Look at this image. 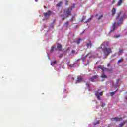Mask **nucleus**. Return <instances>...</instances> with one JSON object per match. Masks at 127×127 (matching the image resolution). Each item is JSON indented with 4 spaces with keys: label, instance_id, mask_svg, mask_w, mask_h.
Here are the masks:
<instances>
[{
    "label": "nucleus",
    "instance_id": "f257e3e1",
    "mask_svg": "<svg viewBox=\"0 0 127 127\" xmlns=\"http://www.w3.org/2000/svg\"><path fill=\"white\" fill-rule=\"evenodd\" d=\"M101 48L104 54L105 58L110 53H112V49L111 48H105V43L101 45Z\"/></svg>",
    "mask_w": 127,
    "mask_h": 127
},
{
    "label": "nucleus",
    "instance_id": "f03ea898",
    "mask_svg": "<svg viewBox=\"0 0 127 127\" xmlns=\"http://www.w3.org/2000/svg\"><path fill=\"white\" fill-rule=\"evenodd\" d=\"M72 11V8L64 9V15H66V17L68 18L70 15H71V12Z\"/></svg>",
    "mask_w": 127,
    "mask_h": 127
},
{
    "label": "nucleus",
    "instance_id": "7ed1b4c3",
    "mask_svg": "<svg viewBox=\"0 0 127 127\" xmlns=\"http://www.w3.org/2000/svg\"><path fill=\"white\" fill-rule=\"evenodd\" d=\"M99 92H100V90L99 89L97 91H95V95L96 97L97 98V99L101 100V97L100 96H103V92H101L100 93H99Z\"/></svg>",
    "mask_w": 127,
    "mask_h": 127
},
{
    "label": "nucleus",
    "instance_id": "20e7f679",
    "mask_svg": "<svg viewBox=\"0 0 127 127\" xmlns=\"http://www.w3.org/2000/svg\"><path fill=\"white\" fill-rule=\"evenodd\" d=\"M52 14V12L51 11H48L46 13H44V16L46 19H48L49 16Z\"/></svg>",
    "mask_w": 127,
    "mask_h": 127
},
{
    "label": "nucleus",
    "instance_id": "39448f33",
    "mask_svg": "<svg viewBox=\"0 0 127 127\" xmlns=\"http://www.w3.org/2000/svg\"><path fill=\"white\" fill-rule=\"evenodd\" d=\"M126 17V14H124L123 16L120 18V19L119 20V21H117V25H120V24L123 23V20H124V18Z\"/></svg>",
    "mask_w": 127,
    "mask_h": 127
},
{
    "label": "nucleus",
    "instance_id": "423d86ee",
    "mask_svg": "<svg viewBox=\"0 0 127 127\" xmlns=\"http://www.w3.org/2000/svg\"><path fill=\"white\" fill-rule=\"evenodd\" d=\"M112 119L116 121V122H120V121H122V120H123V118L122 117H114L112 118Z\"/></svg>",
    "mask_w": 127,
    "mask_h": 127
},
{
    "label": "nucleus",
    "instance_id": "0eeeda50",
    "mask_svg": "<svg viewBox=\"0 0 127 127\" xmlns=\"http://www.w3.org/2000/svg\"><path fill=\"white\" fill-rule=\"evenodd\" d=\"M82 81H83V77H78L76 83H80V82H82Z\"/></svg>",
    "mask_w": 127,
    "mask_h": 127
},
{
    "label": "nucleus",
    "instance_id": "6e6552de",
    "mask_svg": "<svg viewBox=\"0 0 127 127\" xmlns=\"http://www.w3.org/2000/svg\"><path fill=\"white\" fill-rule=\"evenodd\" d=\"M95 79H98V75H94L90 80L91 82H94Z\"/></svg>",
    "mask_w": 127,
    "mask_h": 127
},
{
    "label": "nucleus",
    "instance_id": "1a4fd4ad",
    "mask_svg": "<svg viewBox=\"0 0 127 127\" xmlns=\"http://www.w3.org/2000/svg\"><path fill=\"white\" fill-rule=\"evenodd\" d=\"M57 48L58 50H59L60 51H61V50H62V45L59 43L58 44Z\"/></svg>",
    "mask_w": 127,
    "mask_h": 127
},
{
    "label": "nucleus",
    "instance_id": "9d476101",
    "mask_svg": "<svg viewBox=\"0 0 127 127\" xmlns=\"http://www.w3.org/2000/svg\"><path fill=\"white\" fill-rule=\"evenodd\" d=\"M103 72V74L101 76V77L102 78V79H104V78H105V79H107V78H108V76H107L105 74V72Z\"/></svg>",
    "mask_w": 127,
    "mask_h": 127
},
{
    "label": "nucleus",
    "instance_id": "9b49d317",
    "mask_svg": "<svg viewBox=\"0 0 127 127\" xmlns=\"http://www.w3.org/2000/svg\"><path fill=\"white\" fill-rule=\"evenodd\" d=\"M98 69H101L102 70L103 72L105 71V67H104L103 66L99 65L97 67Z\"/></svg>",
    "mask_w": 127,
    "mask_h": 127
},
{
    "label": "nucleus",
    "instance_id": "f8f14e48",
    "mask_svg": "<svg viewBox=\"0 0 127 127\" xmlns=\"http://www.w3.org/2000/svg\"><path fill=\"white\" fill-rule=\"evenodd\" d=\"M122 3H123V0H119L117 3V6H120V5H122Z\"/></svg>",
    "mask_w": 127,
    "mask_h": 127
},
{
    "label": "nucleus",
    "instance_id": "ddd939ff",
    "mask_svg": "<svg viewBox=\"0 0 127 127\" xmlns=\"http://www.w3.org/2000/svg\"><path fill=\"white\" fill-rule=\"evenodd\" d=\"M117 91H118V89H116V91H115L110 92L109 94H110V96H114V95H115V94L116 93Z\"/></svg>",
    "mask_w": 127,
    "mask_h": 127
},
{
    "label": "nucleus",
    "instance_id": "4468645a",
    "mask_svg": "<svg viewBox=\"0 0 127 127\" xmlns=\"http://www.w3.org/2000/svg\"><path fill=\"white\" fill-rule=\"evenodd\" d=\"M56 6L57 7H60L61 6H62V1H60L59 3L56 5Z\"/></svg>",
    "mask_w": 127,
    "mask_h": 127
},
{
    "label": "nucleus",
    "instance_id": "2eb2a0df",
    "mask_svg": "<svg viewBox=\"0 0 127 127\" xmlns=\"http://www.w3.org/2000/svg\"><path fill=\"white\" fill-rule=\"evenodd\" d=\"M105 44V48H107L109 46V43L108 42H104L103 44Z\"/></svg>",
    "mask_w": 127,
    "mask_h": 127
},
{
    "label": "nucleus",
    "instance_id": "dca6fc26",
    "mask_svg": "<svg viewBox=\"0 0 127 127\" xmlns=\"http://www.w3.org/2000/svg\"><path fill=\"white\" fill-rule=\"evenodd\" d=\"M104 71H107V72H112V69H110V68H104Z\"/></svg>",
    "mask_w": 127,
    "mask_h": 127
},
{
    "label": "nucleus",
    "instance_id": "f3484780",
    "mask_svg": "<svg viewBox=\"0 0 127 127\" xmlns=\"http://www.w3.org/2000/svg\"><path fill=\"white\" fill-rule=\"evenodd\" d=\"M115 13H116V8H113L112 10V15H115Z\"/></svg>",
    "mask_w": 127,
    "mask_h": 127
},
{
    "label": "nucleus",
    "instance_id": "a211bd4d",
    "mask_svg": "<svg viewBox=\"0 0 127 127\" xmlns=\"http://www.w3.org/2000/svg\"><path fill=\"white\" fill-rule=\"evenodd\" d=\"M91 45H92V42H91V41H89L88 43L86 44V46L87 47H89V46H91Z\"/></svg>",
    "mask_w": 127,
    "mask_h": 127
},
{
    "label": "nucleus",
    "instance_id": "6ab92c4d",
    "mask_svg": "<svg viewBox=\"0 0 127 127\" xmlns=\"http://www.w3.org/2000/svg\"><path fill=\"white\" fill-rule=\"evenodd\" d=\"M125 124H126V122L124 121L123 123H120L119 125V127H123V126L125 125Z\"/></svg>",
    "mask_w": 127,
    "mask_h": 127
},
{
    "label": "nucleus",
    "instance_id": "aec40b11",
    "mask_svg": "<svg viewBox=\"0 0 127 127\" xmlns=\"http://www.w3.org/2000/svg\"><path fill=\"white\" fill-rule=\"evenodd\" d=\"M64 25H65V27H68L69 26V22H68V21L65 22L64 23Z\"/></svg>",
    "mask_w": 127,
    "mask_h": 127
},
{
    "label": "nucleus",
    "instance_id": "412c9836",
    "mask_svg": "<svg viewBox=\"0 0 127 127\" xmlns=\"http://www.w3.org/2000/svg\"><path fill=\"white\" fill-rule=\"evenodd\" d=\"M121 12L118 13V15L116 16V19H119L120 16H121Z\"/></svg>",
    "mask_w": 127,
    "mask_h": 127
},
{
    "label": "nucleus",
    "instance_id": "4be33fe9",
    "mask_svg": "<svg viewBox=\"0 0 127 127\" xmlns=\"http://www.w3.org/2000/svg\"><path fill=\"white\" fill-rule=\"evenodd\" d=\"M124 61V60L123 59V58H121V59L117 61V63H121L122 62H123Z\"/></svg>",
    "mask_w": 127,
    "mask_h": 127
},
{
    "label": "nucleus",
    "instance_id": "5701e85b",
    "mask_svg": "<svg viewBox=\"0 0 127 127\" xmlns=\"http://www.w3.org/2000/svg\"><path fill=\"white\" fill-rule=\"evenodd\" d=\"M80 41H81V38L78 39L75 41V42L77 43V44H80Z\"/></svg>",
    "mask_w": 127,
    "mask_h": 127
},
{
    "label": "nucleus",
    "instance_id": "b1692460",
    "mask_svg": "<svg viewBox=\"0 0 127 127\" xmlns=\"http://www.w3.org/2000/svg\"><path fill=\"white\" fill-rule=\"evenodd\" d=\"M92 20V18H89L87 21L84 22L85 23H88V22H90V21Z\"/></svg>",
    "mask_w": 127,
    "mask_h": 127
},
{
    "label": "nucleus",
    "instance_id": "393cba45",
    "mask_svg": "<svg viewBox=\"0 0 127 127\" xmlns=\"http://www.w3.org/2000/svg\"><path fill=\"white\" fill-rule=\"evenodd\" d=\"M74 20H75V16H72L70 19V21H71V22H73Z\"/></svg>",
    "mask_w": 127,
    "mask_h": 127
},
{
    "label": "nucleus",
    "instance_id": "a878e982",
    "mask_svg": "<svg viewBox=\"0 0 127 127\" xmlns=\"http://www.w3.org/2000/svg\"><path fill=\"white\" fill-rule=\"evenodd\" d=\"M55 49V46H53L51 49V52H53Z\"/></svg>",
    "mask_w": 127,
    "mask_h": 127
},
{
    "label": "nucleus",
    "instance_id": "bb28decb",
    "mask_svg": "<svg viewBox=\"0 0 127 127\" xmlns=\"http://www.w3.org/2000/svg\"><path fill=\"white\" fill-rule=\"evenodd\" d=\"M115 26H116V23H114L113 24V29L111 30V31H114V30H115Z\"/></svg>",
    "mask_w": 127,
    "mask_h": 127
},
{
    "label": "nucleus",
    "instance_id": "cd10ccee",
    "mask_svg": "<svg viewBox=\"0 0 127 127\" xmlns=\"http://www.w3.org/2000/svg\"><path fill=\"white\" fill-rule=\"evenodd\" d=\"M86 20V16H83L82 18V19L81 20V21H84V20Z\"/></svg>",
    "mask_w": 127,
    "mask_h": 127
},
{
    "label": "nucleus",
    "instance_id": "c85d7f7f",
    "mask_svg": "<svg viewBox=\"0 0 127 127\" xmlns=\"http://www.w3.org/2000/svg\"><path fill=\"white\" fill-rule=\"evenodd\" d=\"M123 51L122 50H119V52L118 53L119 55L121 54V53H123Z\"/></svg>",
    "mask_w": 127,
    "mask_h": 127
},
{
    "label": "nucleus",
    "instance_id": "c756f323",
    "mask_svg": "<svg viewBox=\"0 0 127 127\" xmlns=\"http://www.w3.org/2000/svg\"><path fill=\"white\" fill-rule=\"evenodd\" d=\"M87 57V55L85 56L83 58H82V62H84V59Z\"/></svg>",
    "mask_w": 127,
    "mask_h": 127
},
{
    "label": "nucleus",
    "instance_id": "7c9ffc66",
    "mask_svg": "<svg viewBox=\"0 0 127 127\" xmlns=\"http://www.w3.org/2000/svg\"><path fill=\"white\" fill-rule=\"evenodd\" d=\"M119 82H120V79H117L116 80V84L118 85L119 84Z\"/></svg>",
    "mask_w": 127,
    "mask_h": 127
},
{
    "label": "nucleus",
    "instance_id": "2f4dec72",
    "mask_svg": "<svg viewBox=\"0 0 127 127\" xmlns=\"http://www.w3.org/2000/svg\"><path fill=\"white\" fill-rule=\"evenodd\" d=\"M98 124H99V121H97L96 123H94V125H98Z\"/></svg>",
    "mask_w": 127,
    "mask_h": 127
},
{
    "label": "nucleus",
    "instance_id": "473e14b6",
    "mask_svg": "<svg viewBox=\"0 0 127 127\" xmlns=\"http://www.w3.org/2000/svg\"><path fill=\"white\" fill-rule=\"evenodd\" d=\"M63 56V54H61L59 55V57H60V58H61V57H62Z\"/></svg>",
    "mask_w": 127,
    "mask_h": 127
},
{
    "label": "nucleus",
    "instance_id": "72a5a7b5",
    "mask_svg": "<svg viewBox=\"0 0 127 127\" xmlns=\"http://www.w3.org/2000/svg\"><path fill=\"white\" fill-rule=\"evenodd\" d=\"M102 17H103V15H100L99 18H98V20H100L101 18H102Z\"/></svg>",
    "mask_w": 127,
    "mask_h": 127
},
{
    "label": "nucleus",
    "instance_id": "f704fd0d",
    "mask_svg": "<svg viewBox=\"0 0 127 127\" xmlns=\"http://www.w3.org/2000/svg\"><path fill=\"white\" fill-rule=\"evenodd\" d=\"M74 64H69V67H71V68H73V67H74Z\"/></svg>",
    "mask_w": 127,
    "mask_h": 127
},
{
    "label": "nucleus",
    "instance_id": "c9c22d12",
    "mask_svg": "<svg viewBox=\"0 0 127 127\" xmlns=\"http://www.w3.org/2000/svg\"><path fill=\"white\" fill-rule=\"evenodd\" d=\"M75 4H74L73 5L72 7H70V8H72V10L73 8H75Z\"/></svg>",
    "mask_w": 127,
    "mask_h": 127
},
{
    "label": "nucleus",
    "instance_id": "e433bc0d",
    "mask_svg": "<svg viewBox=\"0 0 127 127\" xmlns=\"http://www.w3.org/2000/svg\"><path fill=\"white\" fill-rule=\"evenodd\" d=\"M86 86H87V87H90V83H87L86 84Z\"/></svg>",
    "mask_w": 127,
    "mask_h": 127
},
{
    "label": "nucleus",
    "instance_id": "4c0bfd02",
    "mask_svg": "<svg viewBox=\"0 0 127 127\" xmlns=\"http://www.w3.org/2000/svg\"><path fill=\"white\" fill-rule=\"evenodd\" d=\"M110 66H111V64L108 63V64H107V67H110Z\"/></svg>",
    "mask_w": 127,
    "mask_h": 127
},
{
    "label": "nucleus",
    "instance_id": "58836bf2",
    "mask_svg": "<svg viewBox=\"0 0 127 127\" xmlns=\"http://www.w3.org/2000/svg\"><path fill=\"white\" fill-rule=\"evenodd\" d=\"M75 51L74 50L71 51V53H72V54L75 53Z\"/></svg>",
    "mask_w": 127,
    "mask_h": 127
},
{
    "label": "nucleus",
    "instance_id": "ea45409f",
    "mask_svg": "<svg viewBox=\"0 0 127 127\" xmlns=\"http://www.w3.org/2000/svg\"><path fill=\"white\" fill-rule=\"evenodd\" d=\"M105 106H106V104H103L102 105H101V107H105Z\"/></svg>",
    "mask_w": 127,
    "mask_h": 127
},
{
    "label": "nucleus",
    "instance_id": "a19ab883",
    "mask_svg": "<svg viewBox=\"0 0 127 127\" xmlns=\"http://www.w3.org/2000/svg\"><path fill=\"white\" fill-rule=\"evenodd\" d=\"M115 2H116V1H115V0H113L112 4H114Z\"/></svg>",
    "mask_w": 127,
    "mask_h": 127
},
{
    "label": "nucleus",
    "instance_id": "79ce46f5",
    "mask_svg": "<svg viewBox=\"0 0 127 127\" xmlns=\"http://www.w3.org/2000/svg\"><path fill=\"white\" fill-rule=\"evenodd\" d=\"M121 36H115V37H116V38H118V37H120Z\"/></svg>",
    "mask_w": 127,
    "mask_h": 127
},
{
    "label": "nucleus",
    "instance_id": "37998d69",
    "mask_svg": "<svg viewBox=\"0 0 127 127\" xmlns=\"http://www.w3.org/2000/svg\"><path fill=\"white\" fill-rule=\"evenodd\" d=\"M53 63H54V64H56V61H54Z\"/></svg>",
    "mask_w": 127,
    "mask_h": 127
},
{
    "label": "nucleus",
    "instance_id": "c03bdc74",
    "mask_svg": "<svg viewBox=\"0 0 127 127\" xmlns=\"http://www.w3.org/2000/svg\"><path fill=\"white\" fill-rule=\"evenodd\" d=\"M65 2H66V4H68V2H69L68 1V0H66L65 1Z\"/></svg>",
    "mask_w": 127,
    "mask_h": 127
},
{
    "label": "nucleus",
    "instance_id": "a18cd8bd",
    "mask_svg": "<svg viewBox=\"0 0 127 127\" xmlns=\"http://www.w3.org/2000/svg\"><path fill=\"white\" fill-rule=\"evenodd\" d=\"M65 19V17H63V18H62V20H64Z\"/></svg>",
    "mask_w": 127,
    "mask_h": 127
},
{
    "label": "nucleus",
    "instance_id": "49530a36",
    "mask_svg": "<svg viewBox=\"0 0 127 127\" xmlns=\"http://www.w3.org/2000/svg\"><path fill=\"white\" fill-rule=\"evenodd\" d=\"M61 17L64 16V15H60Z\"/></svg>",
    "mask_w": 127,
    "mask_h": 127
},
{
    "label": "nucleus",
    "instance_id": "de8ad7c7",
    "mask_svg": "<svg viewBox=\"0 0 127 127\" xmlns=\"http://www.w3.org/2000/svg\"><path fill=\"white\" fill-rule=\"evenodd\" d=\"M44 8L46 9V8H47V7L46 6H45Z\"/></svg>",
    "mask_w": 127,
    "mask_h": 127
},
{
    "label": "nucleus",
    "instance_id": "09e8293b",
    "mask_svg": "<svg viewBox=\"0 0 127 127\" xmlns=\"http://www.w3.org/2000/svg\"><path fill=\"white\" fill-rule=\"evenodd\" d=\"M76 61H77V62L80 61V59L76 60Z\"/></svg>",
    "mask_w": 127,
    "mask_h": 127
},
{
    "label": "nucleus",
    "instance_id": "8fccbe9b",
    "mask_svg": "<svg viewBox=\"0 0 127 127\" xmlns=\"http://www.w3.org/2000/svg\"><path fill=\"white\" fill-rule=\"evenodd\" d=\"M35 1L37 2V0H35Z\"/></svg>",
    "mask_w": 127,
    "mask_h": 127
},
{
    "label": "nucleus",
    "instance_id": "3c124183",
    "mask_svg": "<svg viewBox=\"0 0 127 127\" xmlns=\"http://www.w3.org/2000/svg\"><path fill=\"white\" fill-rule=\"evenodd\" d=\"M51 65H52V63L51 64Z\"/></svg>",
    "mask_w": 127,
    "mask_h": 127
},
{
    "label": "nucleus",
    "instance_id": "603ef678",
    "mask_svg": "<svg viewBox=\"0 0 127 127\" xmlns=\"http://www.w3.org/2000/svg\"><path fill=\"white\" fill-rule=\"evenodd\" d=\"M126 100H127V97L126 98Z\"/></svg>",
    "mask_w": 127,
    "mask_h": 127
},
{
    "label": "nucleus",
    "instance_id": "864d4df0",
    "mask_svg": "<svg viewBox=\"0 0 127 127\" xmlns=\"http://www.w3.org/2000/svg\"><path fill=\"white\" fill-rule=\"evenodd\" d=\"M126 124H127V122Z\"/></svg>",
    "mask_w": 127,
    "mask_h": 127
}]
</instances>
